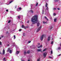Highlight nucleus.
<instances>
[{
    "instance_id": "nucleus-40",
    "label": "nucleus",
    "mask_w": 61,
    "mask_h": 61,
    "mask_svg": "<svg viewBox=\"0 0 61 61\" xmlns=\"http://www.w3.org/2000/svg\"><path fill=\"white\" fill-rule=\"evenodd\" d=\"M0 45H2V42L0 41Z\"/></svg>"
},
{
    "instance_id": "nucleus-59",
    "label": "nucleus",
    "mask_w": 61,
    "mask_h": 61,
    "mask_svg": "<svg viewBox=\"0 0 61 61\" xmlns=\"http://www.w3.org/2000/svg\"><path fill=\"white\" fill-rule=\"evenodd\" d=\"M21 61H24V60H22Z\"/></svg>"
},
{
    "instance_id": "nucleus-14",
    "label": "nucleus",
    "mask_w": 61,
    "mask_h": 61,
    "mask_svg": "<svg viewBox=\"0 0 61 61\" xmlns=\"http://www.w3.org/2000/svg\"><path fill=\"white\" fill-rule=\"evenodd\" d=\"M37 51L38 52H40L41 51V49H38Z\"/></svg>"
},
{
    "instance_id": "nucleus-7",
    "label": "nucleus",
    "mask_w": 61,
    "mask_h": 61,
    "mask_svg": "<svg viewBox=\"0 0 61 61\" xmlns=\"http://www.w3.org/2000/svg\"><path fill=\"white\" fill-rule=\"evenodd\" d=\"M16 55H18V54H19V53H20V51H17V48H16Z\"/></svg>"
},
{
    "instance_id": "nucleus-42",
    "label": "nucleus",
    "mask_w": 61,
    "mask_h": 61,
    "mask_svg": "<svg viewBox=\"0 0 61 61\" xmlns=\"http://www.w3.org/2000/svg\"><path fill=\"white\" fill-rule=\"evenodd\" d=\"M31 43V41H28V43Z\"/></svg>"
},
{
    "instance_id": "nucleus-50",
    "label": "nucleus",
    "mask_w": 61,
    "mask_h": 61,
    "mask_svg": "<svg viewBox=\"0 0 61 61\" xmlns=\"http://www.w3.org/2000/svg\"><path fill=\"white\" fill-rule=\"evenodd\" d=\"M23 28H24V29H25L26 28V27L24 26Z\"/></svg>"
},
{
    "instance_id": "nucleus-17",
    "label": "nucleus",
    "mask_w": 61,
    "mask_h": 61,
    "mask_svg": "<svg viewBox=\"0 0 61 61\" xmlns=\"http://www.w3.org/2000/svg\"><path fill=\"white\" fill-rule=\"evenodd\" d=\"M37 26H39V23H37Z\"/></svg>"
},
{
    "instance_id": "nucleus-24",
    "label": "nucleus",
    "mask_w": 61,
    "mask_h": 61,
    "mask_svg": "<svg viewBox=\"0 0 61 61\" xmlns=\"http://www.w3.org/2000/svg\"><path fill=\"white\" fill-rule=\"evenodd\" d=\"M47 23V22H45L44 21L43 22V23L44 24H46V23Z\"/></svg>"
},
{
    "instance_id": "nucleus-61",
    "label": "nucleus",
    "mask_w": 61,
    "mask_h": 61,
    "mask_svg": "<svg viewBox=\"0 0 61 61\" xmlns=\"http://www.w3.org/2000/svg\"><path fill=\"white\" fill-rule=\"evenodd\" d=\"M28 61H30V60H28Z\"/></svg>"
},
{
    "instance_id": "nucleus-27",
    "label": "nucleus",
    "mask_w": 61,
    "mask_h": 61,
    "mask_svg": "<svg viewBox=\"0 0 61 61\" xmlns=\"http://www.w3.org/2000/svg\"><path fill=\"white\" fill-rule=\"evenodd\" d=\"M53 15L54 16H56V14L55 13H54L53 14Z\"/></svg>"
},
{
    "instance_id": "nucleus-15",
    "label": "nucleus",
    "mask_w": 61,
    "mask_h": 61,
    "mask_svg": "<svg viewBox=\"0 0 61 61\" xmlns=\"http://www.w3.org/2000/svg\"><path fill=\"white\" fill-rule=\"evenodd\" d=\"M6 35H9V33H8V31H6Z\"/></svg>"
},
{
    "instance_id": "nucleus-12",
    "label": "nucleus",
    "mask_w": 61,
    "mask_h": 61,
    "mask_svg": "<svg viewBox=\"0 0 61 61\" xmlns=\"http://www.w3.org/2000/svg\"><path fill=\"white\" fill-rule=\"evenodd\" d=\"M5 50H3V52L2 53V55H5Z\"/></svg>"
},
{
    "instance_id": "nucleus-58",
    "label": "nucleus",
    "mask_w": 61,
    "mask_h": 61,
    "mask_svg": "<svg viewBox=\"0 0 61 61\" xmlns=\"http://www.w3.org/2000/svg\"><path fill=\"white\" fill-rule=\"evenodd\" d=\"M10 18H11L10 19H11V18H12V17H10Z\"/></svg>"
},
{
    "instance_id": "nucleus-60",
    "label": "nucleus",
    "mask_w": 61,
    "mask_h": 61,
    "mask_svg": "<svg viewBox=\"0 0 61 61\" xmlns=\"http://www.w3.org/2000/svg\"><path fill=\"white\" fill-rule=\"evenodd\" d=\"M53 39H54V38H52V40H53Z\"/></svg>"
},
{
    "instance_id": "nucleus-57",
    "label": "nucleus",
    "mask_w": 61,
    "mask_h": 61,
    "mask_svg": "<svg viewBox=\"0 0 61 61\" xmlns=\"http://www.w3.org/2000/svg\"><path fill=\"white\" fill-rule=\"evenodd\" d=\"M61 54H60V55H58V56H61Z\"/></svg>"
},
{
    "instance_id": "nucleus-25",
    "label": "nucleus",
    "mask_w": 61,
    "mask_h": 61,
    "mask_svg": "<svg viewBox=\"0 0 61 61\" xmlns=\"http://www.w3.org/2000/svg\"><path fill=\"white\" fill-rule=\"evenodd\" d=\"M24 55H25V54H26V51H24Z\"/></svg>"
},
{
    "instance_id": "nucleus-23",
    "label": "nucleus",
    "mask_w": 61,
    "mask_h": 61,
    "mask_svg": "<svg viewBox=\"0 0 61 61\" xmlns=\"http://www.w3.org/2000/svg\"><path fill=\"white\" fill-rule=\"evenodd\" d=\"M58 1V0H54V2H57Z\"/></svg>"
},
{
    "instance_id": "nucleus-36",
    "label": "nucleus",
    "mask_w": 61,
    "mask_h": 61,
    "mask_svg": "<svg viewBox=\"0 0 61 61\" xmlns=\"http://www.w3.org/2000/svg\"><path fill=\"white\" fill-rule=\"evenodd\" d=\"M56 8H54L53 9V10H56Z\"/></svg>"
},
{
    "instance_id": "nucleus-52",
    "label": "nucleus",
    "mask_w": 61,
    "mask_h": 61,
    "mask_svg": "<svg viewBox=\"0 0 61 61\" xmlns=\"http://www.w3.org/2000/svg\"><path fill=\"white\" fill-rule=\"evenodd\" d=\"M40 61V60L39 59H38L37 60V61Z\"/></svg>"
},
{
    "instance_id": "nucleus-29",
    "label": "nucleus",
    "mask_w": 61,
    "mask_h": 61,
    "mask_svg": "<svg viewBox=\"0 0 61 61\" xmlns=\"http://www.w3.org/2000/svg\"><path fill=\"white\" fill-rule=\"evenodd\" d=\"M23 36H25V33H23Z\"/></svg>"
},
{
    "instance_id": "nucleus-63",
    "label": "nucleus",
    "mask_w": 61,
    "mask_h": 61,
    "mask_svg": "<svg viewBox=\"0 0 61 61\" xmlns=\"http://www.w3.org/2000/svg\"><path fill=\"white\" fill-rule=\"evenodd\" d=\"M13 44H15V42H14V43H13Z\"/></svg>"
},
{
    "instance_id": "nucleus-53",
    "label": "nucleus",
    "mask_w": 61,
    "mask_h": 61,
    "mask_svg": "<svg viewBox=\"0 0 61 61\" xmlns=\"http://www.w3.org/2000/svg\"><path fill=\"white\" fill-rule=\"evenodd\" d=\"M46 19V20H47V21H48V19H47H47Z\"/></svg>"
},
{
    "instance_id": "nucleus-46",
    "label": "nucleus",
    "mask_w": 61,
    "mask_h": 61,
    "mask_svg": "<svg viewBox=\"0 0 61 61\" xmlns=\"http://www.w3.org/2000/svg\"><path fill=\"white\" fill-rule=\"evenodd\" d=\"M6 10L7 12H8V10Z\"/></svg>"
},
{
    "instance_id": "nucleus-35",
    "label": "nucleus",
    "mask_w": 61,
    "mask_h": 61,
    "mask_svg": "<svg viewBox=\"0 0 61 61\" xmlns=\"http://www.w3.org/2000/svg\"><path fill=\"white\" fill-rule=\"evenodd\" d=\"M24 26L23 25H22V28H24Z\"/></svg>"
},
{
    "instance_id": "nucleus-44",
    "label": "nucleus",
    "mask_w": 61,
    "mask_h": 61,
    "mask_svg": "<svg viewBox=\"0 0 61 61\" xmlns=\"http://www.w3.org/2000/svg\"><path fill=\"white\" fill-rule=\"evenodd\" d=\"M57 9H58V10H60V9L59 8H57Z\"/></svg>"
},
{
    "instance_id": "nucleus-64",
    "label": "nucleus",
    "mask_w": 61,
    "mask_h": 61,
    "mask_svg": "<svg viewBox=\"0 0 61 61\" xmlns=\"http://www.w3.org/2000/svg\"><path fill=\"white\" fill-rule=\"evenodd\" d=\"M6 61V60H5V61Z\"/></svg>"
},
{
    "instance_id": "nucleus-41",
    "label": "nucleus",
    "mask_w": 61,
    "mask_h": 61,
    "mask_svg": "<svg viewBox=\"0 0 61 61\" xmlns=\"http://www.w3.org/2000/svg\"><path fill=\"white\" fill-rule=\"evenodd\" d=\"M18 19H20V16H18Z\"/></svg>"
},
{
    "instance_id": "nucleus-37",
    "label": "nucleus",
    "mask_w": 61,
    "mask_h": 61,
    "mask_svg": "<svg viewBox=\"0 0 61 61\" xmlns=\"http://www.w3.org/2000/svg\"><path fill=\"white\" fill-rule=\"evenodd\" d=\"M49 58H52L50 56H49Z\"/></svg>"
},
{
    "instance_id": "nucleus-9",
    "label": "nucleus",
    "mask_w": 61,
    "mask_h": 61,
    "mask_svg": "<svg viewBox=\"0 0 61 61\" xmlns=\"http://www.w3.org/2000/svg\"><path fill=\"white\" fill-rule=\"evenodd\" d=\"M50 37H51V36H49L48 37V38L47 39V41H49L50 40Z\"/></svg>"
},
{
    "instance_id": "nucleus-62",
    "label": "nucleus",
    "mask_w": 61,
    "mask_h": 61,
    "mask_svg": "<svg viewBox=\"0 0 61 61\" xmlns=\"http://www.w3.org/2000/svg\"><path fill=\"white\" fill-rule=\"evenodd\" d=\"M60 46H61V44H60Z\"/></svg>"
},
{
    "instance_id": "nucleus-34",
    "label": "nucleus",
    "mask_w": 61,
    "mask_h": 61,
    "mask_svg": "<svg viewBox=\"0 0 61 61\" xmlns=\"http://www.w3.org/2000/svg\"><path fill=\"white\" fill-rule=\"evenodd\" d=\"M37 5H38V3L37 2L36 4V6H37Z\"/></svg>"
},
{
    "instance_id": "nucleus-1",
    "label": "nucleus",
    "mask_w": 61,
    "mask_h": 61,
    "mask_svg": "<svg viewBox=\"0 0 61 61\" xmlns=\"http://www.w3.org/2000/svg\"><path fill=\"white\" fill-rule=\"evenodd\" d=\"M31 22L33 23V24H35L38 21L37 19V15H36L34 16L31 19Z\"/></svg>"
},
{
    "instance_id": "nucleus-55",
    "label": "nucleus",
    "mask_w": 61,
    "mask_h": 61,
    "mask_svg": "<svg viewBox=\"0 0 61 61\" xmlns=\"http://www.w3.org/2000/svg\"><path fill=\"white\" fill-rule=\"evenodd\" d=\"M7 46H9L10 45H9V44H8V45H7Z\"/></svg>"
},
{
    "instance_id": "nucleus-19",
    "label": "nucleus",
    "mask_w": 61,
    "mask_h": 61,
    "mask_svg": "<svg viewBox=\"0 0 61 61\" xmlns=\"http://www.w3.org/2000/svg\"><path fill=\"white\" fill-rule=\"evenodd\" d=\"M42 47V45H41V46H39L38 47V48H40V47Z\"/></svg>"
},
{
    "instance_id": "nucleus-48",
    "label": "nucleus",
    "mask_w": 61,
    "mask_h": 61,
    "mask_svg": "<svg viewBox=\"0 0 61 61\" xmlns=\"http://www.w3.org/2000/svg\"><path fill=\"white\" fill-rule=\"evenodd\" d=\"M45 19H47V17H46V16H45Z\"/></svg>"
},
{
    "instance_id": "nucleus-8",
    "label": "nucleus",
    "mask_w": 61,
    "mask_h": 61,
    "mask_svg": "<svg viewBox=\"0 0 61 61\" xmlns=\"http://www.w3.org/2000/svg\"><path fill=\"white\" fill-rule=\"evenodd\" d=\"M43 56H44V57H46V53H43Z\"/></svg>"
},
{
    "instance_id": "nucleus-11",
    "label": "nucleus",
    "mask_w": 61,
    "mask_h": 61,
    "mask_svg": "<svg viewBox=\"0 0 61 61\" xmlns=\"http://www.w3.org/2000/svg\"><path fill=\"white\" fill-rule=\"evenodd\" d=\"M53 28V27L52 26H50L49 28V30H51V29H52V28Z\"/></svg>"
},
{
    "instance_id": "nucleus-13",
    "label": "nucleus",
    "mask_w": 61,
    "mask_h": 61,
    "mask_svg": "<svg viewBox=\"0 0 61 61\" xmlns=\"http://www.w3.org/2000/svg\"><path fill=\"white\" fill-rule=\"evenodd\" d=\"M30 12L31 13H32V14H33L34 13V11H33L32 10H31L30 11Z\"/></svg>"
},
{
    "instance_id": "nucleus-31",
    "label": "nucleus",
    "mask_w": 61,
    "mask_h": 61,
    "mask_svg": "<svg viewBox=\"0 0 61 61\" xmlns=\"http://www.w3.org/2000/svg\"><path fill=\"white\" fill-rule=\"evenodd\" d=\"M11 22V20H9L8 22V23H10V22Z\"/></svg>"
},
{
    "instance_id": "nucleus-38",
    "label": "nucleus",
    "mask_w": 61,
    "mask_h": 61,
    "mask_svg": "<svg viewBox=\"0 0 61 61\" xmlns=\"http://www.w3.org/2000/svg\"><path fill=\"white\" fill-rule=\"evenodd\" d=\"M14 60L13 59H11V60L10 61H14Z\"/></svg>"
},
{
    "instance_id": "nucleus-30",
    "label": "nucleus",
    "mask_w": 61,
    "mask_h": 61,
    "mask_svg": "<svg viewBox=\"0 0 61 61\" xmlns=\"http://www.w3.org/2000/svg\"><path fill=\"white\" fill-rule=\"evenodd\" d=\"M53 43H54V41H51V44H53Z\"/></svg>"
},
{
    "instance_id": "nucleus-43",
    "label": "nucleus",
    "mask_w": 61,
    "mask_h": 61,
    "mask_svg": "<svg viewBox=\"0 0 61 61\" xmlns=\"http://www.w3.org/2000/svg\"><path fill=\"white\" fill-rule=\"evenodd\" d=\"M19 10H21V7H19Z\"/></svg>"
},
{
    "instance_id": "nucleus-20",
    "label": "nucleus",
    "mask_w": 61,
    "mask_h": 61,
    "mask_svg": "<svg viewBox=\"0 0 61 61\" xmlns=\"http://www.w3.org/2000/svg\"><path fill=\"white\" fill-rule=\"evenodd\" d=\"M51 54H53V51L52 50L51 51Z\"/></svg>"
},
{
    "instance_id": "nucleus-22",
    "label": "nucleus",
    "mask_w": 61,
    "mask_h": 61,
    "mask_svg": "<svg viewBox=\"0 0 61 61\" xmlns=\"http://www.w3.org/2000/svg\"><path fill=\"white\" fill-rule=\"evenodd\" d=\"M56 19L55 18L54 19V21L55 22H56Z\"/></svg>"
},
{
    "instance_id": "nucleus-49",
    "label": "nucleus",
    "mask_w": 61,
    "mask_h": 61,
    "mask_svg": "<svg viewBox=\"0 0 61 61\" xmlns=\"http://www.w3.org/2000/svg\"><path fill=\"white\" fill-rule=\"evenodd\" d=\"M2 53L1 52V51H0V54L2 55Z\"/></svg>"
},
{
    "instance_id": "nucleus-16",
    "label": "nucleus",
    "mask_w": 61,
    "mask_h": 61,
    "mask_svg": "<svg viewBox=\"0 0 61 61\" xmlns=\"http://www.w3.org/2000/svg\"><path fill=\"white\" fill-rule=\"evenodd\" d=\"M34 4H31L30 6L31 8L33 6H34Z\"/></svg>"
},
{
    "instance_id": "nucleus-5",
    "label": "nucleus",
    "mask_w": 61,
    "mask_h": 61,
    "mask_svg": "<svg viewBox=\"0 0 61 61\" xmlns=\"http://www.w3.org/2000/svg\"><path fill=\"white\" fill-rule=\"evenodd\" d=\"M42 27V26H40L39 28L37 30V32H38L39 30H40L41 28Z\"/></svg>"
},
{
    "instance_id": "nucleus-4",
    "label": "nucleus",
    "mask_w": 61,
    "mask_h": 61,
    "mask_svg": "<svg viewBox=\"0 0 61 61\" xmlns=\"http://www.w3.org/2000/svg\"><path fill=\"white\" fill-rule=\"evenodd\" d=\"M48 5V4H47V3H46L45 5V6L46 7V10H48V8L47 6Z\"/></svg>"
},
{
    "instance_id": "nucleus-56",
    "label": "nucleus",
    "mask_w": 61,
    "mask_h": 61,
    "mask_svg": "<svg viewBox=\"0 0 61 61\" xmlns=\"http://www.w3.org/2000/svg\"><path fill=\"white\" fill-rule=\"evenodd\" d=\"M10 12L11 13H12V12H13V11H10Z\"/></svg>"
},
{
    "instance_id": "nucleus-21",
    "label": "nucleus",
    "mask_w": 61,
    "mask_h": 61,
    "mask_svg": "<svg viewBox=\"0 0 61 61\" xmlns=\"http://www.w3.org/2000/svg\"><path fill=\"white\" fill-rule=\"evenodd\" d=\"M46 49H47L45 48L43 50V51H46Z\"/></svg>"
},
{
    "instance_id": "nucleus-47",
    "label": "nucleus",
    "mask_w": 61,
    "mask_h": 61,
    "mask_svg": "<svg viewBox=\"0 0 61 61\" xmlns=\"http://www.w3.org/2000/svg\"><path fill=\"white\" fill-rule=\"evenodd\" d=\"M29 23V20H28L27 21V23Z\"/></svg>"
},
{
    "instance_id": "nucleus-2",
    "label": "nucleus",
    "mask_w": 61,
    "mask_h": 61,
    "mask_svg": "<svg viewBox=\"0 0 61 61\" xmlns=\"http://www.w3.org/2000/svg\"><path fill=\"white\" fill-rule=\"evenodd\" d=\"M46 37V35L44 34H43L41 35V37H40L41 40V41H42L44 39V37Z\"/></svg>"
},
{
    "instance_id": "nucleus-45",
    "label": "nucleus",
    "mask_w": 61,
    "mask_h": 61,
    "mask_svg": "<svg viewBox=\"0 0 61 61\" xmlns=\"http://www.w3.org/2000/svg\"><path fill=\"white\" fill-rule=\"evenodd\" d=\"M3 60H5V58H3Z\"/></svg>"
},
{
    "instance_id": "nucleus-54",
    "label": "nucleus",
    "mask_w": 61,
    "mask_h": 61,
    "mask_svg": "<svg viewBox=\"0 0 61 61\" xmlns=\"http://www.w3.org/2000/svg\"><path fill=\"white\" fill-rule=\"evenodd\" d=\"M38 45H40V43H38Z\"/></svg>"
},
{
    "instance_id": "nucleus-26",
    "label": "nucleus",
    "mask_w": 61,
    "mask_h": 61,
    "mask_svg": "<svg viewBox=\"0 0 61 61\" xmlns=\"http://www.w3.org/2000/svg\"><path fill=\"white\" fill-rule=\"evenodd\" d=\"M14 39H15V35H14Z\"/></svg>"
},
{
    "instance_id": "nucleus-3",
    "label": "nucleus",
    "mask_w": 61,
    "mask_h": 61,
    "mask_svg": "<svg viewBox=\"0 0 61 61\" xmlns=\"http://www.w3.org/2000/svg\"><path fill=\"white\" fill-rule=\"evenodd\" d=\"M7 51L9 52V53L10 54H12V50H10V48H9L8 50Z\"/></svg>"
},
{
    "instance_id": "nucleus-18",
    "label": "nucleus",
    "mask_w": 61,
    "mask_h": 61,
    "mask_svg": "<svg viewBox=\"0 0 61 61\" xmlns=\"http://www.w3.org/2000/svg\"><path fill=\"white\" fill-rule=\"evenodd\" d=\"M30 51L28 50V51H27V54H29V53H30Z\"/></svg>"
},
{
    "instance_id": "nucleus-10",
    "label": "nucleus",
    "mask_w": 61,
    "mask_h": 61,
    "mask_svg": "<svg viewBox=\"0 0 61 61\" xmlns=\"http://www.w3.org/2000/svg\"><path fill=\"white\" fill-rule=\"evenodd\" d=\"M13 2V0H11L10 1V2L9 4H7V5H10V4L12 3V2Z\"/></svg>"
},
{
    "instance_id": "nucleus-39",
    "label": "nucleus",
    "mask_w": 61,
    "mask_h": 61,
    "mask_svg": "<svg viewBox=\"0 0 61 61\" xmlns=\"http://www.w3.org/2000/svg\"><path fill=\"white\" fill-rule=\"evenodd\" d=\"M17 10V11H19L20 10H19V9H18Z\"/></svg>"
},
{
    "instance_id": "nucleus-51",
    "label": "nucleus",
    "mask_w": 61,
    "mask_h": 61,
    "mask_svg": "<svg viewBox=\"0 0 61 61\" xmlns=\"http://www.w3.org/2000/svg\"><path fill=\"white\" fill-rule=\"evenodd\" d=\"M1 37L2 38H3V37H4V36H1Z\"/></svg>"
},
{
    "instance_id": "nucleus-6",
    "label": "nucleus",
    "mask_w": 61,
    "mask_h": 61,
    "mask_svg": "<svg viewBox=\"0 0 61 61\" xmlns=\"http://www.w3.org/2000/svg\"><path fill=\"white\" fill-rule=\"evenodd\" d=\"M10 28V27L9 26L7 25H6V29H9Z\"/></svg>"
},
{
    "instance_id": "nucleus-33",
    "label": "nucleus",
    "mask_w": 61,
    "mask_h": 61,
    "mask_svg": "<svg viewBox=\"0 0 61 61\" xmlns=\"http://www.w3.org/2000/svg\"><path fill=\"white\" fill-rule=\"evenodd\" d=\"M22 30V29H20L19 30V31H20V32H21V30Z\"/></svg>"
},
{
    "instance_id": "nucleus-28",
    "label": "nucleus",
    "mask_w": 61,
    "mask_h": 61,
    "mask_svg": "<svg viewBox=\"0 0 61 61\" xmlns=\"http://www.w3.org/2000/svg\"><path fill=\"white\" fill-rule=\"evenodd\" d=\"M44 10H42V14H44Z\"/></svg>"
},
{
    "instance_id": "nucleus-32",
    "label": "nucleus",
    "mask_w": 61,
    "mask_h": 61,
    "mask_svg": "<svg viewBox=\"0 0 61 61\" xmlns=\"http://www.w3.org/2000/svg\"><path fill=\"white\" fill-rule=\"evenodd\" d=\"M61 49V47H59L58 48V49L59 50H60V49Z\"/></svg>"
}]
</instances>
